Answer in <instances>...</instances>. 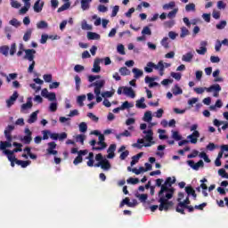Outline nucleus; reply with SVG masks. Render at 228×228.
I'll use <instances>...</instances> for the list:
<instances>
[{
  "mask_svg": "<svg viewBox=\"0 0 228 228\" xmlns=\"http://www.w3.org/2000/svg\"><path fill=\"white\" fill-rule=\"evenodd\" d=\"M174 197V189L168 188V185L163 184L159 191V211H168L170 208L174 207V201H170V199Z\"/></svg>",
  "mask_w": 228,
  "mask_h": 228,
  "instance_id": "obj_1",
  "label": "nucleus"
},
{
  "mask_svg": "<svg viewBox=\"0 0 228 228\" xmlns=\"http://www.w3.org/2000/svg\"><path fill=\"white\" fill-rule=\"evenodd\" d=\"M0 151H3L9 161H17L14 153L22 152V143H0Z\"/></svg>",
  "mask_w": 228,
  "mask_h": 228,
  "instance_id": "obj_2",
  "label": "nucleus"
},
{
  "mask_svg": "<svg viewBox=\"0 0 228 228\" xmlns=\"http://www.w3.org/2000/svg\"><path fill=\"white\" fill-rule=\"evenodd\" d=\"M15 129V126L9 125L7 128L4 130V134L6 141L5 142H0V143H17V137L12 136L10 134L11 131H13Z\"/></svg>",
  "mask_w": 228,
  "mask_h": 228,
  "instance_id": "obj_3",
  "label": "nucleus"
},
{
  "mask_svg": "<svg viewBox=\"0 0 228 228\" xmlns=\"http://www.w3.org/2000/svg\"><path fill=\"white\" fill-rule=\"evenodd\" d=\"M191 201L190 198H186L183 201H180L175 208L176 213H180V215H186V212H184V208L187 206H190Z\"/></svg>",
  "mask_w": 228,
  "mask_h": 228,
  "instance_id": "obj_4",
  "label": "nucleus"
},
{
  "mask_svg": "<svg viewBox=\"0 0 228 228\" xmlns=\"http://www.w3.org/2000/svg\"><path fill=\"white\" fill-rule=\"evenodd\" d=\"M199 138H200V133L199 131H194L191 134L187 136V140H183L180 142V143H197L199 142Z\"/></svg>",
  "mask_w": 228,
  "mask_h": 228,
  "instance_id": "obj_5",
  "label": "nucleus"
},
{
  "mask_svg": "<svg viewBox=\"0 0 228 228\" xmlns=\"http://www.w3.org/2000/svg\"><path fill=\"white\" fill-rule=\"evenodd\" d=\"M104 85H106L105 80H98V81L91 84L90 86L94 87L95 95H101V89H102L104 87Z\"/></svg>",
  "mask_w": 228,
  "mask_h": 228,
  "instance_id": "obj_6",
  "label": "nucleus"
},
{
  "mask_svg": "<svg viewBox=\"0 0 228 228\" xmlns=\"http://www.w3.org/2000/svg\"><path fill=\"white\" fill-rule=\"evenodd\" d=\"M142 133L146 135L144 136V139H138L137 143H145V142H148V143H154V142H152V130H144Z\"/></svg>",
  "mask_w": 228,
  "mask_h": 228,
  "instance_id": "obj_7",
  "label": "nucleus"
},
{
  "mask_svg": "<svg viewBox=\"0 0 228 228\" xmlns=\"http://www.w3.org/2000/svg\"><path fill=\"white\" fill-rule=\"evenodd\" d=\"M24 53H25L24 60H28V61H35V54H37V50L27 49V50H24Z\"/></svg>",
  "mask_w": 228,
  "mask_h": 228,
  "instance_id": "obj_8",
  "label": "nucleus"
},
{
  "mask_svg": "<svg viewBox=\"0 0 228 228\" xmlns=\"http://www.w3.org/2000/svg\"><path fill=\"white\" fill-rule=\"evenodd\" d=\"M88 154V150H80L78 151V155L73 160V165H79V163H83V156H86Z\"/></svg>",
  "mask_w": 228,
  "mask_h": 228,
  "instance_id": "obj_9",
  "label": "nucleus"
},
{
  "mask_svg": "<svg viewBox=\"0 0 228 228\" xmlns=\"http://www.w3.org/2000/svg\"><path fill=\"white\" fill-rule=\"evenodd\" d=\"M95 167H101L102 170H110L111 168V164L110 163V160L104 159L102 162H98L97 164H94Z\"/></svg>",
  "mask_w": 228,
  "mask_h": 228,
  "instance_id": "obj_10",
  "label": "nucleus"
},
{
  "mask_svg": "<svg viewBox=\"0 0 228 228\" xmlns=\"http://www.w3.org/2000/svg\"><path fill=\"white\" fill-rule=\"evenodd\" d=\"M17 99H19V93H17V91H15V92H13L12 95L10 96V98L8 100H6L7 108H12V106H13V104H15V101H17Z\"/></svg>",
  "mask_w": 228,
  "mask_h": 228,
  "instance_id": "obj_11",
  "label": "nucleus"
},
{
  "mask_svg": "<svg viewBox=\"0 0 228 228\" xmlns=\"http://www.w3.org/2000/svg\"><path fill=\"white\" fill-rule=\"evenodd\" d=\"M33 133L31 132V130H29V128H25V136L20 138L21 142H25L26 143H31V142H33V137H31V134Z\"/></svg>",
  "mask_w": 228,
  "mask_h": 228,
  "instance_id": "obj_12",
  "label": "nucleus"
},
{
  "mask_svg": "<svg viewBox=\"0 0 228 228\" xmlns=\"http://www.w3.org/2000/svg\"><path fill=\"white\" fill-rule=\"evenodd\" d=\"M187 163L189 167H191V168H192L193 170H199L200 167H204V161L202 159H200L197 163H195V161L193 160H188Z\"/></svg>",
  "mask_w": 228,
  "mask_h": 228,
  "instance_id": "obj_13",
  "label": "nucleus"
},
{
  "mask_svg": "<svg viewBox=\"0 0 228 228\" xmlns=\"http://www.w3.org/2000/svg\"><path fill=\"white\" fill-rule=\"evenodd\" d=\"M193 56H195V51L188 52L187 53L182 56V61L191 63V61L193 60Z\"/></svg>",
  "mask_w": 228,
  "mask_h": 228,
  "instance_id": "obj_14",
  "label": "nucleus"
},
{
  "mask_svg": "<svg viewBox=\"0 0 228 228\" xmlns=\"http://www.w3.org/2000/svg\"><path fill=\"white\" fill-rule=\"evenodd\" d=\"M56 149V143H49L48 148L46 149V154L48 156H56L58 154V151Z\"/></svg>",
  "mask_w": 228,
  "mask_h": 228,
  "instance_id": "obj_15",
  "label": "nucleus"
},
{
  "mask_svg": "<svg viewBox=\"0 0 228 228\" xmlns=\"http://www.w3.org/2000/svg\"><path fill=\"white\" fill-rule=\"evenodd\" d=\"M115 151H117V144H110V146L107 150L108 159H113L115 158Z\"/></svg>",
  "mask_w": 228,
  "mask_h": 228,
  "instance_id": "obj_16",
  "label": "nucleus"
},
{
  "mask_svg": "<svg viewBox=\"0 0 228 228\" xmlns=\"http://www.w3.org/2000/svg\"><path fill=\"white\" fill-rule=\"evenodd\" d=\"M67 133L62 132L61 134L53 133V135H52V140H59V142H63V140H67Z\"/></svg>",
  "mask_w": 228,
  "mask_h": 228,
  "instance_id": "obj_17",
  "label": "nucleus"
},
{
  "mask_svg": "<svg viewBox=\"0 0 228 228\" xmlns=\"http://www.w3.org/2000/svg\"><path fill=\"white\" fill-rule=\"evenodd\" d=\"M123 94L126 95V97H131V99H134V97H136V94L133 90V87L124 86Z\"/></svg>",
  "mask_w": 228,
  "mask_h": 228,
  "instance_id": "obj_18",
  "label": "nucleus"
},
{
  "mask_svg": "<svg viewBox=\"0 0 228 228\" xmlns=\"http://www.w3.org/2000/svg\"><path fill=\"white\" fill-rule=\"evenodd\" d=\"M33 108V102H31V98H28V102L21 105L20 112L24 113V111L28 110H31Z\"/></svg>",
  "mask_w": 228,
  "mask_h": 228,
  "instance_id": "obj_19",
  "label": "nucleus"
},
{
  "mask_svg": "<svg viewBox=\"0 0 228 228\" xmlns=\"http://www.w3.org/2000/svg\"><path fill=\"white\" fill-rule=\"evenodd\" d=\"M44 1L37 0L33 6L34 12H36V13H40V12H42V8H44Z\"/></svg>",
  "mask_w": 228,
  "mask_h": 228,
  "instance_id": "obj_20",
  "label": "nucleus"
},
{
  "mask_svg": "<svg viewBox=\"0 0 228 228\" xmlns=\"http://www.w3.org/2000/svg\"><path fill=\"white\" fill-rule=\"evenodd\" d=\"M91 4H92V0H81L80 1L81 10L83 12H86L87 10H90Z\"/></svg>",
  "mask_w": 228,
  "mask_h": 228,
  "instance_id": "obj_21",
  "label": "nucleus"
},
{
  "mask_svg": "<svg viewBox=\"0 0 228 228\" xmlns=\"http://www.w3.org/2000/svg\"><path fill=\"white\" fill-rule=\"evenodd\" d=\"M92 72L94 74H99V72H101V64L99 63V59H94Z\"/></svg>",
  "mask_w": 228,
  "mask_h": 228,
  "instance_id": "obj_22",
  "label": "nucleus"
},
{
  "mask_svg": "<svg viewBox=\"0 0 228 228\" xmlns=\"http://www.w3.org/2000/svg\"><path fill=\"white\" fill-rule=\"evenodd\" d=\"M38 113H39V110H36L35 112L30 114L29 118L27 120V122L28 124H35V121L37 120V118H38Z\"/></svg>",
  "mask_w": 228,
  "mask_h": 228,
  "instance_id": "obj_23",
  "label": "nucleus"
},
{
  "mask_svg": "<svg viewBox=\"0 0 228 228\" xmlns=\"http://www.w3.org/2000/svg\"><path fill=\"white\" fill-rule=\"evenodd\" d=\"M132 72L134 74V79H140L143 76V70L138 69V68H134L132 69Z\"/></svg>",
  "mask_w": 228,
  "mask_h": 228,
  "instance_id": "obj_24",
  "label": "nucleus"
},
{
  "mask_svg": "<svg viewBox=\"0 0 228 228\" xmlns=\"http://www.w3.org/2000/svg\"><path fill=\"white\" fill-rule=\"evenodd\" d=\"M81 28L84 31H92V29H94V27L92 25L88 24L86 20H83L81 22Z\"/></svg>",
  "mask_w": 228,
  "mask_h": 228,
  "instance_id": "obj_25",
  "label": "nucleus"
},
{
  "mask_svg": "<svg viewBox=\"0 0 228 228\" xmlns=\"http://www.w3.org/2000/svg\"><path fill=\"white\" fill-rule=\"evenodd\" d=\"M15 164L21 167V168H26L27 167H29V165H31V161L30 160H19L17 159Z\"/></svg>",
  "mask_w": 228,
  "mask_h": 228,
  "instance_id": "obj_26",
  "label": "nucleus"
},
{
  "mask_svg": "<svg viewBox=\"0 0 228 228\" xmlns=\"http://www.w3.org/2000/svg\"><path fill=\"white\" fill-rule=\"evenodd\" d=\"M207 92H222V86H220L218 84H215L208 87Z\"/></svg>",
  "mask_w": 228,
  "mask_h": 228,
  "instance_id": "obj_27",
  "label": "nucleus"
},
{
  "mask_svg": "<svg viewBox=\"0 0 228 228\" xmlns=\"http://www.w3.org/2000/svg\"><path fill=\"white\" fill-rule=\"evenodd\" d=\"M86 37L88 40H101V35L95 32H87Z\"/></svg>",
  "mask_w": 228,
  "mask_h": 228,
  "instance_id": "obj_28",
  "label": "nucleus"
},
{
  "mask_svg": "<svg viewBox=\"0 0 228 228\" xmlns=\"http://www.w3.org/2000/svg\"><path fill=\"white\" fill-rule=\"evenodd\" d=\"M143 102H145V98L143 97H142L140 100H137L135 103L136 108L145 110V108H147V105Z\"/></svg>",
  "mask_w": 228,
  "mask_h": 228,
  "instance_id": "obj_29",
  "label": "nucleus"
},
{
  "mask_svg": "<svg viewBox=\"0 0 228 228\" xmlns=\"http://www.w3.org/2000/svg\"><path fill=\"white\" fill-rule=\"evenodd\" d=\"M42 134H43V137H42L43 140H49V138L53 140V133L51 132V130H43Z\"/></svg>",
  "mask_w": 228,
  "mask_h": 228,
  "instance_id": "obj_30",
  "label": "nucleus"
},
{
  "mask_svg": "<svg viewBox=\"0 0 228 228\" xmlns=\"http://www.w3.org/2000/svg\"><path fill=\"white\" fill-rule=\"evenodd\" d=\"M94 158V152H89L88 156L86 158V159H88L87 167H94V163L95 162Z\"/></svg>",
  "mask_w": 228,
  "mask_h": 228,
  "instance_id": "obj_31",
  "label": "nucleus"
},
{
  "mask_svg": "<svg viewBox=\"0 0 228 228\" xmlns=\"http://www.w3.org/2000/svg\"><path fill=\"white\" fill-rule=\"evenodd\" d=\"M84 101H86V95L82 94L77 97V102L80 108H83L85 106V103L83 102Z\"/></svg>",
  "mask_w": 228,
  "mask_h": 228,
  "instance_id": "obj_32",
  "label": "nucleus"
},
{
  "mask_svg": "<svg viewBox=\"0 0 228 228\" xmlns=\"http://www.w3.org/2000/svg\"><path fill=\"white\" fill-rule=\"evenodd\" d=\"M142 156H143V152H140L137 155H134L132 158V161H131V167H133L134 165H136V163H138V161L140 160V158H142Z\"/></svg>",
  "mask_w": 228,
  "mask_h": 228,
  "instance_id": "obj_33",
  "label": "nucleus"
},
{
  "mask_svg": "<svg viewBox=\"0 0 228 228\" xmlns=\"http://www.w3.org/2000/svg\"><path fill=\"white\" fill-rule=\"evenodd\" d=\"M37 29H47L49 28V24L46 23L45 20H41L37 23Z\"/></svg>",
  "mask_w": 228,
  "mask_h": 228,
  "instance_id": "obj_34",
  "label": "nucleus"
},
{
  "mask_svg": "<svg viewBox=\"0 0 228 228\" xmlns=\"http://www.w3.org/2000/svg\"><path fill=\"white\" fill-rule=\"evenodd\" d=\"M93 146V151H103V149H106L108 147V144L106 143H99L100 146H95V143H91Z\"/></svg>",
  "mask_w": 228,
  "mask_h": 228,
  "instance_id": "obj_35",
  "label": "nucleus"
},
{
  "mask_svg": "<svg viewBox=\"0 0 228 228\" xmlns=\"http://www.w3.org/2000/svg\"><path fill=\"white\" fill-rule=\"evenodd\" d=\"M74 138L77 143H85V140H86V135L77 134V135H75Z\"/></svg>",
  "mask_w": 228,
  "mask_h": 228,
  "instance_id": "obj_36",
  "label": "nucleus"
},
{
  "mask_svg": "<svg viewBox=\"0 0 228 228\" xmlns=\"http://www.w3.org/2000/svg\"><path fill=\"white\" fill-rule=\"evenodd\" d=\"M163 10H174V8H175V2L171 1L168 4H165L162 6Z\"/></svg>",
  "mask_w": 228,
  "mask_h": 228,
  "instance_id": "obj_37",
  "label": "nucleus"
},
{
  "mask_svg": "<svg viewBox=\"0 0 228 228\" xmlns=\"http://www.w3.org/2000/svg\"><path fill=\"white\" fill-rule=\"evenodd\" d=\"M172 138L173 140H175V142H181L183 140V136L179 134V132L172 130Z\"/></svg>",
  "mask_w": 228,
  "mask_h": 228,
  "instance_id": "obj_38",
  "label": "nucleus"
},
{
  "mask_svg": "<svg viewBox=\"0 0 228 228\" xmlns=\"http://www.w3.org/2000/svg\"><path fill=\"white\" fill-rule=\"evenodd\" d=\"M33 33V28L27 29L26 33L23 36L24 42L29 41V38H31V34Z\"/></svg>",
  "mask_w": 228,
  "mask_h": 228,
  "instance_id": "obj_39",
  "label": "nucleus"
},
{
  "mask_svg": "<svg viewBox=\"0 0 228 228\" xmlns=\"http://www.w3.org/2000/svg\"><path fill=\"white\" fill-rule=\"evenodd\" d=\"M135 197L137 199H139L140 202H147V199H149V195L147 194H140V193H136Z\"/></svg>",
  "mask_w": 228,
  "mask_h": 228,
  "instance_id": "obj_40",
  "label": "nucleus"
},
{
  "mask_svg": "<svg viewBox=\"0 0 228 228\" xmlns=\"http://www.w3.org/2000/svg\"><path fill=\"white\" fill-rule=\"evenodd\" d=\"M172 93L174 94V95H181L183 94V89H181V87H179V86L175 85L172 88Z\"/></svg>",
  "mask_w": 228,
  "mask_h": 228,
  "instance_id": "obj_41",
  "label": "nucleus"
},
{
  "mask_svg": "<svg viewBox=\"0 0 228 228\" xmlns=\"http://www.w3.org/2000/svg\"><path fill=\"white\" fill-rule=\"evenodd\" d=\"M0 53L4 56H8V53H10V47L8 45H4L0 47Z\"/></svg>",
  "mask_w": 228,
  "mask_h": 228,
  "instance_id": "obj_42",
  "label": "nucleus"
},
{
  "mask_svg": "<svg viewBox=\"0 0 228 228\" xmlns=\"http://www.w3.org/2000/svg\"><path fill=\"white\" fill-rule=\"evenodd\" d=\"M153 67H154V62H151V61L148 62L146 64V67L144 68L145 72H147L148 74H151V72L153 71L152 69H154Z\"/></svg>",
  "mask_w": 228,
  "mask_h": 228,
  "instance_id": "obj_43",
  "label": "nucleus"
},
{
  "mask_svg": "<svg viewBox=\"0 0 228 228\" xmlns=\"http://www.w3.org/2000/svg\"><path fill=\"white\" fill-rule=\"evenodd\" d=\"M188 35H190V30H188V28H186V27H182L180 37L184 38V37H188Z\"/></svg>",
  "mask_w": 228,
  "mask_h": 228,
  "instance_id": "obj_44",
  "label": "nucleus"
},
{
  "mask_svg": "<svg viewBox=\"0 0 228 228\" xmlns=\"http://www.w3.org/2000/svg\"><path fill=\"white\" fill-rule=\"evenodd\" d=\"M179 12V9L177 8H175L173 9L172 11H170L168 13H167V17L168 19H175V16L177 15V12Z\"/></svg>",
  "mask_w": 228,
  "mask_h": 228,
  "instance_id": "obj_45",
  "label": "nucleus"
},
{
  "mask_svg": "<svg viewBox=\"0 0 228 228\" xmlns=\"http://www.w3.org/2000/svg\"><path fill=\"white\" fill-rule=\"evenodd\" d=\"M143 120H144V122H151V120H152V112L146 111L144 113Z\"/></svg>",
  "mask_w": 228,
  "mask_h": 228,
  "instance_id": "obj_46",
  "label": "nucleus"
},
{
  "mask_svg": "<svg viewBox=\"0 0 228 228\" xmlns=\"http://www.w3.org/2000/svg\"><path fill=\"white\" fill-rule=\"evenodd\" d=\"M152 143H134L132 147L135 149H142V147H151Z\"/></svg>",
  "mask_w": 228,
  "mask_h": 228,
  "instance_id": "obj_47",
  "label": "nucleus"
},
{
  "mask_svg": "<svg viewBox=\"0 0 228 228\" xmlns=\"http://www.w3.org/2000/svg\"><path fill=\"white\" fill-rule=\"evenodd\" d=\"M161 45L165 48V49H170V45L168 43V37H164L161 41H160Z\"/></svg>",
  "mask_w": 228,
  "mask_h": 228,
  "instance_id": "obj_48",
  "label": "nucleus"
},
{
  "mask_svg": "<svg viewBox=\"0 0 228 228\" xmlns=\"http://www.w3.org/2000/svg\"><path fill=\"white\" fill-rule=\"evenodd\" d=\"M78 127H79L80 133H86V131H88V126L86 125V122L80 123Z\"/></svg>",
  "mask_w": 228,
  "mask_h": 228,
  "instance_id": "obj_49",
  "label": "nucleus"
},
{
  "mask_svg": "<svg viewBox=\"0 0 228 228\" xmlns=\"http://www.w3.org/2000/svg\"><path fill=\"white\" fill-rule=\"evenodd\" d=\"M195 4L191 3L185 5V12H195Z\"/></svg>",
  "mask_w": 228,
  "mask_h": 228,
  "instance_id": "obj_50",
  "label": "nucleus"
},
{
  "mask_svg": "<svg viewBox=\"0 0 228 228\" xmlns=\"http://www.w3.org/2000/svg\"><path fill=\"white\" fill-rule=\"evenodd\" d=\"M142 35H143V37H145V35H148L149 37H151V35H152V30H151V28L147 26L143 27L142 30Z\"/></svg>",
  "mask_w": 228,
  "mask_h": 228,
  "instance_id": "obj_51",
  "label": "nucleus"
},
{
  "mask_svg": "<svg viewBox=\"0 0 228 228\" xmlns=\"http://www.w3.org/2000/svg\"><path fill=\"white\" fill-rule=\"evenodd\" d=\"M70 8V3H65L64 4L60 7L57 12L61 13V12H65V10H69Z\"/></svg>",
  "mask_w": 228,
  "mask_h": 228,
  "instance_id": "obj_52",
  "label": "nucleus"
},
{
  "mask_svg": "<svg viewBox=\"0 0 228 228\" xmlns=\"http://www.w3.org/2000/svg\"><path fill=\"white\" fill-rule=\"evenodd\" d=\"M113 94L114 93L111 91H106V92L100 94V95H102V97H103V99H110V97H113Z\"/></svg>",
  "mask_w": 228,
  "mask_h": 228,
  "instance_id": "obj_53",
  "label": "nucleus"
},
{
  "mask_svg": "<svg viewBox=\"0 0 228 228\" xmlns=\"http://www.w3.org/2000/svg\"><path fill=\"white\" fill-rule=\"evenodd\" d=\"M225 26H227L226 20H221L219 23L216 25V29H225Z\"/></svg>",
  "mask_w": 228,
  "mask_h": 228,
  "instance_id": "obj_54",
  "label": "nucleus"
},
{
  "mask_svg": "<svg viewBox=\"0 0 228 228\" xmlns=\"http://www.w3.org/2000/svg\"><path fill=\"white\" fill-rule=\"evenodd\" d=\"M159 133V138L160 140H167V138H168V136L165 135V133H167V130H163V129H159L158 130Z\"/></svg>",
  "mask_w": 228,
  "mask_h": 228,
  "instance_id": "obj_55",
  "label": "nucleus"
},
{
  "mask_svg": "<svg viewBox=\"0 0 228 228\" xmlns=\"http://www.w3.org/2000/svg\"><path fill=\"white\" fill-rule=\"evenodd\" d=\"M29 8H31V4H25L20 10V13L21 15H24L26 13H28V11L29 10Z\"/></svg>",
  "mask_w": 228,
  "mask_h": 228,
  "instance_id": "obj_56",
  "label": "nucleus"
},
{
  "mask_svg": "<svg viewBox=\"0 0 228 228\" xmlns=\"http://www.w3.org/2000/svg\"><path fill=\"white\" fill-rule=\"evenodd\" d=\"M166 186H172L174 183H175V177L172 180V177H167L164 183Z\"/></svg>",
  "mask_w": 228,
  "mask_h": 228,
  "instance_id": "obj_57",
  "label": "nucleus"
},
{
  "mask_svg": "<svg viewBox=\"0 0 228 228\" xmlns=\"http://www.w3.org/2000/svg\"><path fill=\"white\" fill-rule=\"evenodd\" d=\"M119 72L121 76H129V74H131V71H129L128 69L126 67L120 68Z\"/></svg>",
  "mask_w": 228,
  "mask_h": 228,
  "instance_id": "obj_58",
  "label": "nucleus"
},
{
  "mask_svg": "<svg viewBox=\"0 0 228 228\" xmlns=\"http://www.w3.org/2000/svg\"><path fill=\"white\" fill-rule=\"evenodd\" d=\"M9 24H11V26H14V28H19L20 26V21H18L17 19L13 18L9 21Z\"/></svg>",
  "mask_w": 228,
  "mask_h": 228,
  "instance_id": "obj_59",
  "label": "nucleus"
},
{
  "mask_svg": "<svg viewBox=\"0 0 228 228\" xmlns=\"http://www.w3.org/2000/svg\"><path fill=\"white\" fill-rule=\"evenodd\" d=\"M122 136H126V137H127V136H131V133H130L129 131H127V130H125L123 133H121V134L116 135V138H117V140H120V138H121Z\"/></svg>",
  "mask_w": 228,
  "mask_h": 228,
  "instance_id": "obj_60",
  "label": "nucleus"
},
{
  "mask_svg": "<svg viewBox=\"0 0 228 228\" xmlns=\"http://www.w3.org/2000/svg\"><path fill=\"white\" fill-rule=\"evenodd\" d=\"M195 192V189H193V187H191V185H188L185 187V193H187V195H191Z\"/></svg>",
  "mask_w": 228,
  "mask_h": 228,
  "instance_id": "obj_61",
  "label": "nucleus"
},
{
  "mask_svg": "<svg viewBox=\"0 0 228 228\" xmlns=\"http://www.w3.org/2000/svg\"><path fill=\"white\" fill-rule=\"evenodd\" d=\"M194 92L198 94H202L204 92H208V87H196L194 88Z\"/></svg>",
  "mask_w": 228,
  "mask_h": 228,
  "instance_id": "obj_62",
  "label": "nucleus"
},
{
  "mask_svg": "<svg viewBox=\"0 0 228 228\" xmlns=\"http://www.w3.org/2000/svg\"><path fill=\"white\" fill-rule=\"evenodd\" d=\"M17 73H11L9 74V76L6 77V81L7 83H10V81H12V79H17Z\"/></svg>",
  "mask_w": 228,
  "mask_h": 228,
  "instance_id": "obj_63",
  "label": "nucleus"
},
{
  "mask_svg": "<svg viewBox=\"0 0 228 228\" xmlns=\"http://www.w3.org/2000/svg\"><path fill=\"white\" fill-rule=\"evenodd\" d=\"M12 8H20L21 4L17 0H11Z\"/></svg>",
  "mask_w": 228,
  "mask_h": 228,
  "instance_id": "obj_64",
  "label": "nucleus"
}]
</instances>
